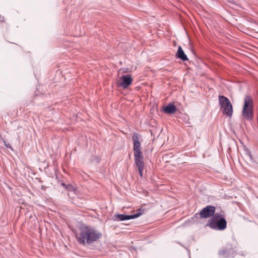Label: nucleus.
Here are the masks:
<instances>
[{"instance_id":"1","label":"nucleus","mask_w":258,"mask_h":258,"mask_svg":"<svg viewBox=\"0 0 258 258\" xmlns=\"http://www.w3.org/2000/svg\"><path fill=\"white\" fill-rule=\"evenodd\" d=\"M102 236V234L94 228L82 226L76 236L78 241L81 244L85 245L86 243L90 244L98 240Z\"/></svg>"},{"instance_id":"2","label":"nucleus","mask_w":258,"mask_h":258,"mask_svg":"<svg viewBox=\"0 0 258 258\" xmlns=\"http://www.w3.org/2000/svg\"><path fill=\"white\" fill-rule=\"evenodd\" d=\"M244 105L242 110V116L244 119L251 120L253 114V101L249 96H246L244 99Z\"/></svg>"},{"instance_id":"3","label":"nucleus","mask_w":258,"mask_h":258,"mask_svg":"<svg viewBox=\"0 0 258 258\" xmlns=\"http://www.w3.org/2000/svg\"><path fill=\"white\" fill-rule=\"evenodd\" d=\"M219 101L222 112L228 116H231L233 113V108L229 100L224 96H219Z\"/></svg>"},{"instance_id":"4","label":"nucleus","mask_w":258,"mask_h":258,"mask_svg":"<svg viewBox=\"0 0 258 258\" xmlns=\"http://www.w3.org/2000/svg\"><path fill=\"white\" fill-rule=\"evenodd\" d=\"M216 208L214 206H207L202 209L200 213L201 218H207L212 216L215 212Z\"/></svg>"},{"instance_id":"5","label":"nucleus","mask_w":258,"mask_h":258,"mask_svg":"<svg viewBox=\"0 0 258 258\" xmlns=\"http://www.w3.org/2000/svg\"><path fill=\"white\" fill-rule=\"evenodd\" d=\"M209 227L214 229L223 230L227 227V222L225 218H221L220 220L216 222H213L212 221Z\"/></svg>"},{"instance_id":"6","label":"nucleus","mask_w":258,"mask_h":258,"mask_svg":"<svg viewBox=\"0 0 258 258\" xmlns=\"http://www.w3.org/2000/svg\"><path fill=\"white\" fill-rule=\"evenodd\" d=\"M133 82V79L131 75H123L120 78L118 86L124 89L127 88Z\"/></svg>"},{"instance_id":"7","label":"nucleus","mask_w":258,"mask_h":258,"mask_svg":"<svg viewBox=\"0 0 258 258\" xmlns=\"http://www.w3.org/2000/svg\"><path fill=\"white\" fill-rule=\"evenodd\" d=\"M144 210L142 209H139L137 211V213L135 214L132 215H122V214H118L115 215V217L116 218H117L118 220L119 221H124L126 220H130L132 219H135L136 218L141 215H142L144 213Z\"/></svg>"},{"instance_id":"8","label":"nucleus","mask_w":258,"mask_h":258,"mask_svg":"<svg viewBox=\"0 0 258 258\" xmlns=\"http://www.w3.org/2000/svg\"><path fill=\"white\" fill-rule=\"evenodd\" d=\"M132 139L134 143V154H142V152L141 150V145L139 141L138 134L137 133H134Z\"/></svg>"},{"instance_id":"9","label":"nucleus","mask_w":258,"mask_h":258,"mask_svg":"<svg viewBox=\"0 0 258 258\" xmlns=\"http://www.w3.org/2000/svg\"><path fill=\"white\" fill-rule=\"evenodd\" d=\"M135 162L138 168L144 167L143 154H134Z\"/></svg>"},{"instance_id":"10","label":"nucleus","mask_w":258,"mask_h":258,"mask_svg":"<svg viewBox=\"0 0 258 258\" xmlns=\"http://www.w3.org/2000/svg\"><path fill=\"white\" fill-rule=\"evenodd\" d=\"M176 110L175 106L173 104H169L163 108V111L167 114L174 113Z\"/></svg>"},{"instance_id":"11","label":"nucleus","mask_w":258,"mask_h":258,"mask_svg":"<svg viewBox=\"0 0 258 258\" xmlns=\"http://www.w3.org/2000/svg\"><path fill=\"white\" fill-rule=\"evenodd\" d=\"M177 57L180 58L182 60H186L188 59L187 56L185 54L183 50L180 46H178V50L176 53Z\"/></svg>"},{"instance_id":"12","label":"nucleus","mask_w":258,"mask_h":258,"mask_svg":"<svg viewBox=\"0 0 258 258\" xmlns=\"http://www.w3.org/2000/svg\"><path fill=\"white\" fill-rule=\"evenodd\" d=\"M221 218H224L222 214L220 213H216L215 214H214L213 215L212 218L209 220L208 222V225L210 226V224L211 223H212V221L213 222H216L218 221V220H220Z\"/></svg>"},{"instance_id":"13","label":"nucleus","mask_w":258,"mask_h":258,"mask_svg":"<svg viewBox=\"0 0 258 258\" xmlns=\"http://www.w3.org/2000/svg\"><path fill=\"white\" fill-rule=\"evenodd\" d=\"M66 189L70 191H73L75 189L74 187L72 186L71 184H69L68 185H67V186L66 187Z\"/></svg>"},{"instance_id":"14","label":"nucleus","mask_w":258,"mask_h":258,"mask_svg":"<svg viewBox=\"0 0 258 258\" xmlns=\"http://www.w3.org/2000/svg\"><path fill=\"white\" fill-rule=\"evenodd\" d=\"M138 168V170H139L140 176L142 177L143 176V172L144 167Z\"/></svg>"},{"instance_id":"15","label":"nucleus","mask_w":258,"mask_h":258,"mask_svg":"<svg viewBox=\"0 0 258 258\" xmlns=\"http://www.w3.org/2000/svg\"><path fill=\"white\" fill-rule=\"evenodd\" d=\"M226 253V251L225 250H221L220 252H219V253L221 255H224Z\"/></svg>"},{"instance_id":"16","label":"nucleus","mask_w":258,"mask_h":258,"mask_svg":"<svg viewBox=\"0 0 258 258\" xmlns=\"http://www.w3.org/2000/svg\"><path fill=\"white\" fill-rule=\"evenodd\" d=\"M61 185H62L63 187H64L66 188V187H67V185H68L66 184H65V183H62L61 184Z\"/></svg>"}]
</instances>
